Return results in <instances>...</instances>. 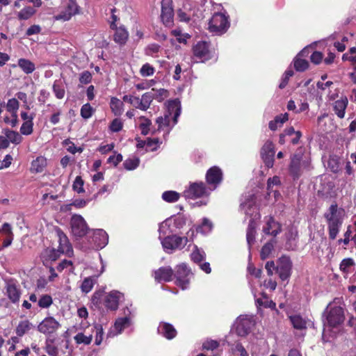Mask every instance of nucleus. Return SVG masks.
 Listing matches in <instances>:
<instances>
[{"label":"nucleus","instance_id":"1","mask_svg":"<svg viewBox=\"0 0 356 356\" xmlns=\"http://www.w3.org/2000/svg\"><path fill=\"white\" fill-rule=\"evenodd\" d=\"M324 218L327 222L329 237L334 240L343 223V218L337 204H332L330 207L328 211L324 213Z\"/></svg>","mask_w":356,"mask_h":356},{"label":"nucleus","instance_id":"2","mask_svg":"<svg viewBox=\"0 0 356 356\" xmlns=\"http://www.w3.org/2000/svg\"><path fill=\"white\" fill-rule=\"evenodd\" d=\"M229 27V16L221 12H215L209 22L208 29L215 35L225 33Z\"/></svg>","mask_w":356,"mask_h":356},{"label":"nucleus","instance_id":"3","mask_svg":"<svg viewBox=\"0 0 356 356\" xmlns=\"http://www.w3.org/2000/svg\"><path fill=\"white\" fill-rule=\"evenodd\" d=\"M188 242L187 237L177 235L166 236L161 240L162 246L165 252L170 254L176 249H182Z\"/></svg>","mask_w":356,"mask_h":356},{"label":"nucleus","instance_id":"4","mask_svg":"<svg viewBox=\"0 0 356 356\" xmlns=\"http://www.w3.org/2000/svg\"><path fill=\"white\" fill-rule=\"evenodd\" d=\"M193 273L186 264L177 266L174 275L176 277L175 284L183 290L187 289L189 285L191 277Z\"/></svg>","mask_w":356,"mask_h":356},{"label":"nucleus","instance_id":"5","mask_svg":"<svg viewBox=\"0 0 356 356\" xmlns=\"http://www.w3.org/2000/svg\"><path fill=\"white\" fill-rule=\"evenodd\" d=\"M211 187H207L204 182H195L190 185L189 188L184 192L187 198L195 199L207 196L210 194Z\"/></svg>","mask_w":356,"mask_h":356},{"label":"nucleus","instance_id":"6","mask_svg":"<svg viewBox=\"0 0 356 356\" xmlns=\"http://www.w3.org/2000/svg\"><path fill=\"white\" fill-rule=\"evenodd\" d=\"M292 262L289 257L282 256L277 260L276 273L282 281L288 280L291 275Z\"/></svg>","mask_w":356,"mask_h":356},{"label":"nucleus","instance_id":"7","mask_svg":"<svg viewBox=\"0 0 356 356\" xmlns=\"http://www.w3.org/2000/svg\"><path fill=\"white\" fill-rule=\"evenodd\" d=\"M325 314L327 325L333 327L341 324L345 318L343 309L338 306L331 307L329 310L327 308Z\"/></svg>","mask_w":356,"mask_h":356},{"label":"nucleus","instance_id":"8","mask_svg":"<svg viewBox=\"0 0 356 356\" xmlns=\"http://www.w3.org/2000/svg\"><path fill=\"white\" fill-rule=\"evenodd\" d=\"M70 225L72 233L76 237H83L88 230L86 222L81 215H73L70 220Z\"/></svg>","mask_w":356,"mask_h":356},{"label":"nucleus","instance_id":"9","mask_svg":"<svg viewBox=\"0 0 356 356\" xmlns=\"http://www.w3.org/2000/svg\"><path fill=\"white\" fill-rule=\"evenodd\" d=\"M193 56L204 62L211 58V54L209 50V44L204 41H199L193 47Z\"/></svg>","mask_w":356,"mask_h":356},{"label":"nucleus","instance_id":"10","mask_svg":"<svg viewBox=\"0 0 356 356\" xmlns=\"http://www.w3.org/2000/svg\"><path fill=\"white\" fill-rule=\"evenodd\" d=\"M174 10L172 6V0H162L161 17L166 26L173 24Z\"/></svg>","mask_w":356,"mask_h":356},{"label":"nucleus","instance_id":"11","mask_svg":"<svg viewBox=\"0 0 356 356\" xmlns=\"http://www.w3.org/2000/svg\"><path fill=\"white\" fill-rule=\"evenodd\" d=\"M206 179L207 184L211 187V189H216L217 186L220 184L222 179V170L217 166L211 168L207 172Z\"/></svg>","mask_w":356,"mask_h":356},{"label":"nucleus","instance_id":"12","mask_svg":"<svg viewBox=\"0 0 356 356\" xmlns=\"http://www.w3.org/2000/svg\"><path fill=\"white\" fill-rule=\"evenodd\" d=\"M275 149L272 142L267 141L261 150V156L268 168H272L274 163Z\"/></svg>","mask_w":356,"mask_h":356},{"label":"nucleus","instance_id":"13","mask_svg":"<svg viewBox=\"0 0 356 356\" xmlns=\"http://www.w3.org/2000/svg\"><path fill=\"white\" fill-rule=\"evenodd\" d=\"M302 156L300 154H296L292 156L289 165V173L293 179H298L302 175Z\"/></svg>","mask_w":356,"mask_h":356},{"label":"nucleus","instance_id":"14","mask_svg":"<svg viewBox=\"0 0 356 356\" xmlns=\"http://www.w3.org/2000/svg\"><path fill=\"white\" fill-rule=\"evenodd\" d=\"M108 241L107 233L103 229H97L94 231L92 236L91 247L95 249H102L106 246Z\"/></svg>","mask_w":356,"mask_h":356},{"label":"nucleus","instance_id":"15","mask_svg":"<svg viewBox=\"0 0 356 356\" xmlns=\"http://www.w3.org/2000/svg\"><path fill=\"white\" fill-rule=\"evenodd\" d=\"M6 293L11 302L17 304L22 294L19 286L13 280H9L6 282Z\"/></svg>","mask_w":356,"mask_h":356},{"label":"nucleus","instance_id":"16","mask_svg":"<svg viewBox=\"0 0 356 356\" xmlns=\"http://www.w3.org/2000/svg\"><path fill=\"white\" fill-rule=\"evenodd\" d=\"M79 12V6L76 2V0H69L67 7L65 10L61 12L59 15L56 16L58 20L67 21L71 17Z\"/></svg>","mask_w":356,"mask_h":356},{"label":"nucleus","instance_id":"17","mask_svg":"<svg viewBox=\"0 0 356 356\" xmlns=\"http://www.w3.org/2000/svg\"><path fill=\"white\" fill-rule=\"evenodd\" d=\"M60 327V323L53 317L45 318L38 326V330L43 334H51Z\"/></svg>","mask_w":356,"mask_h":356},{"label":"nucleus","instance_id":"18","mask_svg":"<svg viewBox=\"0 0 356 356\" xmlns=\"http://www.w3.org/2000/svg\"><path fill=\"white\" fill-rule=\"evenodd\" d=\"M174 271L170 266L161 267L154 271V277L158 282H168L172 280Z\"/></svg>","mask_w":356,"mask_h":356},{"label":"nucleus","instance_id":"19","mask_svg":"<svg viewBox=\"0 0 356 356\" xmlns=\"http://www.w3.org/2000/svg\"><path fill=\"white\" fill-rule=\"evenodd\" d=\"M165 114L172 115L173 125L177 124L179 116L181 114V103L178 99L170 100L167 104V110Z\"/></svg>","mask_w":356,"mask_h":356},{"label":"nucleus","instance_id":"20","mask_svg":"<svg viewBox=\"0 0 356 356\" xmlns=\"http://www.w3.org/2000/svg\"><path fill=\"white\" fill-rule=\"evenodd\" d=\"M236 332L239 336H246L250 331L252 321L247 316H240L237 318Z\"/></svg>","mask_w":356,"mask_h":356},{"label":"nucleus","instance_id":"21","mask_svg":"<svg viewBox=\"0 0 356 356\" xmlns=\"http://www.w3.org/2000/svg\"><path fill=\"white\" fill-rule=\"evenodd\" d=\"M263 232L266 234L276 236L282 232V226L273 217H270L263 227Z\"/></svg>","mask_w":356,"mask_h":356},{"label":"nucleus","instance_id":"22","mask_svg":"<svg viewBox=\"0 0 356 356\" xmlns=\"http://www.w3.org/2000/svg\"><path fill=\"white\" fill-rule=\"evenodd\" d=\"M122 293L118 291H111L104 299L105 306L111 310H116L118 308L119 301Z\"/></svg>","mask_w":356,"mask_h":356},{"label":"nucleus","instance_id":"23","mask_svg":"<svg viewBox=\"0 0 356 356\" xmlns=\"http://www.w3.org/2000/svg\"><path fill=\"white\" fill-rule=\"evenodd\" d=\"M56 235L58 238L59 245L58 249H59V251L66 254L72 252V248L68 238L60 229L58 228L56 229Z\"/></svg>","mask_w":356,"mask_h":356},{"label":"nucleus","instance_id":"24","mask_svg":"<svg viewBox=\"0 0 356 356\" xmlns=\"http://www.w3.org/2000/svg\"><path fill=\"white\" fill-rule=\"evenodd\" d=\"M158 332L168 339L175 338L177 334L175 327L168 323H161L158 327Z\"/></svg>","mask_w":356,"mask_h":356},{"label":"nucleus","instance_id":"25","mask_svg":"<svg viewBox=\"0 0 356 356\" xmlns=\"http://www.w3.org/2000/svg\"><path fill=\"white\" fill-rule=\"evenodd\" d=\"M256 227L257 225L255 221L253 219H251L249 221V224L246 231V240L249 248L255 242V236H256Z\"/></svg>","mask_w":356,"mask_h":356},{"label":"nucleus","instance_id":"26","mask_svg":"<svg viewBox=\"0 0 356 356\" xmlns=\"http://www.w3.org/2000/svg\"><path fill=\"white\" fill-rule=\"evenodd\" d=\"M348 101L346 97L341 98V99L337 100L334 103V111L335 114L339 118H343L345 115V111L347 107Z\"/></svg>","mask_w":356,"mask_h":356},{"label":"nucleus","instance_id":"27","mask_svg":"<svg viewBox=\"0 0 356 356\" xmlns=\"http://www.w3.org/2000/svg\"><path fill=\"white\" fill-rule=\"evenodd\" d=\"M115 32L113 35V39L115 42L120 44H124L128 39V32L124 27L114 28Z\"/></svg>","mask_w":356,"mask_h":356},{"label":"nucleus","instance_id":"28","mask_svg":"<svg viewBox=\"0 0 356 356\" xmlns=\"http://www.w3.org/2000/svg\"><path fill=\"white\" fill-rule=\"evenodd\" d=\"M46 165V159L42 156H38L31 162V171L33 172H42Z\"/></svg>","mask_w":356,"mask_h":356},{"label":"nucleus","instance_id":"29","mask_svg":"<svg viewBox=\"0 0 356 356\" xmlns=\"http://www.w3.org/2000/svg\"><path fill=\"white\" fill-rule=\"evenodd\" d=\"M240 209L246 216H252V213L256 209V207L253 200L246 199L240 204Z\"/></svg>","mask_w":356,"mask_h":356},{"label":"nucleus","instance_id":"30","mask_svg":"<svg viewBox=\"0 0 356 356\" xmlns=\"http://www.w3.org/2000/svg\"><path fill=\"white\" fill-rule=\"evenodd\" d=\"M191 258L194 263L199 264L205 260L206 253L203 250L198 248L197 246L195 245L191 254Z\"/></svg>","mask_w":356,"mask_h":356},{"label":"nucleus","instance_id":"31","mask_svg":"<svg viewBox=\"0 0 356 356\" xmlns=\"http://www.w3.org/2000/svg\"><path fill=\"white\" fill-rule=\"evenodd\" d=\"M33 327V325L28 320L19 322L15 329V333L18 337H22Z\"/></svg>","mask_w":356,"mask_h":356},{"label":"nucleus","instance_id":"32","mask_svg":"<svg viewBox=\"0 0 356 356\" xmlns=\"http://www.w3.org/2000/svg\"><path fill=\"white\" fill-rule=\"evenodd\" d=\"M18 65L26 74H31L35 69V64L31 60L25 58L19 59Z\"/></svg>","mask_w":356,"mask_h":356},{"label":"nucleus","instance_id":"33","mask_svg":"<svg viewBox=\"0 0 356 356\" xmlns=\"http://www.w3.org/2000/svg\"><path fill=\"white\" fill-rule=\"evenodd\" d=\"M92 334H87L85 331L84 332H79L74 336V339L77 344L83 343L84 345H89L92 340Z\"/></svg>","mask_w":356,"mask_h":356},{"label":"nucleus","instance_id":"34","mask_svg":"<svg viewBox=\"0 0 356 356\" xmlns=\"http://www.w3.org/2000/svg\"><path fill=\"white\" fill-rule=\"evenodd\" d=\"M34 116H35L34 114H31L30 115V118L22 124V125L20 128V131L23 135L28 136L33 133V120L34 118Z\"/></svg>","mask_w":356,"mask_h":356},{"label":"nucleus","instance_id":"35","mask_svg":"<svg viewBox=\"0 0 356 356\" xmlns=\"http://www.w3.org/2000/svg\"><path fill=\"white\" fill-rule=\"evenodd\" d=\"M155 95H154V92H147L144 93L140 98V101L142 102V110L146 111L150 106L153 99H154Z\"/></svg>","mask_w":356,"mask_h":356},{"label":"nucleus","instance_id":"36","mask_svg":"<svg viewBox=\"0 0 356 356\" xmlns=\"http://www.w3.org/2000/svg\"><path fill=\"white\" fill-rule=\"evenodd\" d=\"M123 103L116 97H112L111 99V108L115 115H120L122 113Z\"/></svg>","mask_w":356,"mask_h":356},{"label":"nucleus","instance_id":"37","mask_svg":"<svg viewBox=\"0 0 356 356\" xmlns=\"http://www.w3.org/2000/svg\"><path fill=\"white\" fill-rule=\"evenodd\" d=\"M60 253H62V252H60L59 249L47 248L42 252V258H45L46 260L56 261L59 257Z\"/></svg>","mask_w":356,"mask_h":356},{"label":"nucleus","instance_id":"38","mask_svg":"<svg viewBox=\"0 0 356 356\" xmlns=\"http://www.w3.org/2000/svg\"><path fill=\"white\" fill-rule=\"evenodd\" d=\"M96 280L92 277H86L81 283V289L83 293H88L93 288Z\"/></svg>","mask_w":356,"mask_h":356},{"label":"nucleus","instance_id":"39","mask_svg":"<svg viewBox=\"0 0 356 356\" xmlns=\"http://www.w3.org/2000/svg\"><path fill=\"white\" fill-rule=\"evenodd\" d=\"M35 13V10L33 8L27 6L17 13V17L20 20H26L31 18Z\"/></svg>","mask_w":356,"mask_h":356},{"label":"nucleus","instance_id":"40","mask_svg":"<svg viewBox=\"0 0 356 356\" xmlns=\"http://www.w3.org/2000/svg\"><path fill=\"white\" fill-rule=\"evenodd\" d=\"M5 135L7 137V139L9 142H11L14 144H19L22 142V137L20 134L15 131H12L10 129H6L5 131Z\"/></svg>","mask_w":356,"mask_h":356},{"label":"nucleus","instance_id":"41","mask_svg":"<svg viewBox=\"0 0 356 356\" xmlns=\"http://www.w3.org/2000/svg\"><path fill=\"white\" fill-rule=\"evenodd\" d=\"M212 227V222L209 219L204 218L202 220V224L197 227L196 232L202 233L203 234H207L211 232Z\"/></svg>","mask_w":356,"mask_h":356},{"label":"nucleus","instance_id":"42","mask_svg":"<svg viewBox=\"0 0 356 356\" xmlns=\"http://www.w3.org/2000/svg\"><path fill=\"white\" fill-rule=\"evenodd\" d=\"M290 321L293 327L297 330H302L306 327L305 321L299 315L290 316Z\"/></svg>","mask_w":356,"mask_h":356},{"label":"nucleus","instance_id":"43","mask_svg":"<svg viewBox=\"0 0 356 356\" xmlns=\"http://www.w3.org/2000/svg\"><path fill=\"white\" fill-rule=\"evenodd\" d=\"M180 195L174 191H165L162 194V198L167 202H175L179 199Z\"/></svg>","mask_w":356,"mask_h":356},{"label":"nucleus","instance_id":"44","mask_svg":"<svg viewBox=\"0 0 356 356\" xmlns=\"http://www.w3.org/2000/svg\"><path fill=\"white\" fill-rule=\"evenodd\" d=\"M53 91L56 98L61 99L65 96V89L59 81H55L53 84Z\"/></svg>","mask_w":356,"mask_h":356},{"label":"nucleus","instance_id":"45","mask_svg":"<svg viewBox=\"0 0 356 356\" xmlns=\"http://www.w3.org/2000/svg\"><path fill=\"white\" fill-rule=\"evenodd\" d=\"M309 67V63L305 59L298 58V56L294 59V67L298 72H303Z\"/></svg>","mask_w":356,"mask_h":356},{"label":"nucleus","instance_id":"46","mask_svg":"<svg viewBox=\"0 0 356 356\" xmlns=\"http://www.w3.org/2000/svg\"><path fill=\"white\" fill-rule=\"evenodd\" d=\"M273 249V242L266 243L261 248L260 257L262 260L266 259Z\"/></svg>","mask_w":356,"mask_h":356},{"label":"nucleus","instance_id":"47","mask_svg":"<svg viewBox=\"0 0 356 356\" xmlns=\"http://www.w3.org/2000/svg\"><path fill=\"white\" fill-rule=\"evenodd\" d=\"M128 323L129 319L127 317L118 319L114 325V328L117 331L115 334L121 333Z\"/></svg>","mask_w":356,"mask_h":356},{"label":"nucleus","instance_id":"48","mask_svg":"<svg viewBox=\"0 0 356 356\" xmlns=\"http://www.w3.org/2000/svg\"><path fill=\"white\" fill-rule=\"evenodd\" d=\"M159 239L161 241L167 234L171 233V230H170V227L168 223V221H163L159 225Z\"/></svg>","mask_w":356,"mask_h":356},{"label":"nucleus","instance_id":"49","mask_svg":"<svg viewBox=\"0 0 356 356\" xmlns=\"http://www.w3.org/2000/svg\"><path fill=\"white\" fill-rule=\"evenodd\" d=\"M140 120H143V122L140 124L141 134L144 136H146L149 133V127L152 124V122L150 120L143 116L140 118Z\"/></svg>","mask_w":356,"mask_h":356},{"label":"nucleus","instance_id":"50","mask_svg":"<svg viewBox=\"0 0 356 356\" xmlns=\"http://www.w3.org/2000/svg\"><path fill=\"white\" fill-rule=\"evenodd\" d=\"M354 261L351 258L344 259L340 264V270L344 273H348L354 265Z\"/></svg>","mask_w":356,"mask_h":356},{"label":"nucleus","instance_id":"51","mask_svg":"<svg viewBox=\"0 0 356 356\" xmlns=\"http://www.w3.org/2000/svg\"><path fill=\"white\" fill-rule=\"evenodd\" d=\"M83 184L84 181L82 179L81 177L77 176L73 183L72 188L74 191L77 192L78 193H82L85 191L83 188Z\"/></svg>","mask_w":356,"mask_h":356},{"label":"nucleus","instance_id":"52","mask_svg":"<svg viewBox=\"0 0 356 356\" xmlns=\"http://www.w3.org/2000/svg\"><path fill=\"white\" fill-rule=\"evenodd\" d=\"M52 302V298L49 295H43L38 300V305L41 308H48Z\"/></svg>","mask_w":356,"mask_h":356},{"label":"nucleus","instance_id":"53","mask_svg":"<svg viewBox=\"0 0 356 356\" xmlns=\"http://www.w3.org/2000/svg\"><path fill=\"white\" fill-rule=\"evenodd\" d=\"M19 108V102L17 99L13 98L8 101L6 104V108L8 112L16 113Z\"/></svg>","mask_w":356,"mask_h":356},{"label":"nucleus","instance_id":"54","mask_svg":"<svg viewBox=\"0 0 356 356\" xmlns=\"http://www.w3.org/2000/svg\"><path fill=\"white\" fill-rule=\"evenodd\" d=\"M92 115V108L90 104L87 103L82 106L81 108V115L84 119L90 118Z\"/></svg>","mask_w":356,"mask_h":356},{"label":"nucleus","instance_id":"55","mask_svg":"<svg viewBox=\"0 0 356 356\" xmlns=\"http://www.w3.org/2000/svg\"><path fill=\"white\" fill-rule=\"evenodd\" d=\"M152 92H154V95H155L154 99L159 102H162L165 97H167L168 95V91L163 88H161L159 90L152 88Z\"/></svg>","mask_w":356,"mask_h":356},{"label":"nucleus","instance_id":"56","mask_svg":"<svg viewBox=\"0 0 356 356\" xmlns=\"http://www.w3.org/2000/svg\"><path fill=\"white\" fill-rule=\"evenodd\" d=\"M154 68L149 63L144 64L140 68V72L143 76H149L154 73Z\"/></svg>","mask_w":356,"mask_h":356},{"label":"nucleus","instance_id":"57","mask_svg":"<svg viewBox=\"0 0 356 356\" xmlns=\"http://www.w3.org/2000/svg\"><path fill=\"white\" fill-rule=\"evenodd\" d=\"M138 159H127L123 163L124 168L129 170H134L138 166Z\"/></svg>","mask_w":356,"mask_h":356},{"label":"nucleus","instance_id":"58","mask_svg":"<svg viewBox=\"0 0 356 356\" xmlns=\"http://www.w3.org/2000/svg\"><path fill=\"white\" fill-rule=\"evenodd\" d=\"M293 75V71L292 70H287L282 79L281 83L279 85V88L280 89L284 88L288 84L289 78L291 77Z\"/></svg>","mask_w":356,"mask_h":356},{"label":"nucleus","instance_id":"59","mask_svg":"<svg viewBox=\"0 0 356 356\" xmlns=\"http://www.w3.org/2000/svg\"><path fill=\"white\" fill-rule=\"evenodd\" d=\"M280 184V179L279 177L274 176L272 178H269L268 179V182H267V190L268 191V194H270L271 192L273 191L272 188L274 186H278Z\"/></svg>","mask_w":356,"mask_h":356},{"label":"nucleus","instance_id":"60","mask_svg":"<svg viewBox=\"0 0 356 356\" xmlns=\"http://www.w3.org/2000/svg\"><path fill=\"white\" fill-rule=\"evenodd\" d=\"M122 127L123 123L122 120L119 118H115L111 122L109 127L113 132H118L122 130Z\"/></svg>","mask_w":356,"mask_h":356},{"label":"nucleus","instance_id":"61","mask_svg":"<svg viewBox=\"0 0 356 356\" xmlns=\"http://www.w3.org/2000/svg\"><path fill=\"white\" fill-rule=\"evenodd\" d=\"M156 122L158 124V129H160L163 127L170 125V118L167 114L164 115V117H159L156 119Z\"/></svg>","mask_w":356,"mask_h":356},{"label":"nucleus","instance_id":"62","mask_svg":"<svg viewBox=\"0 0 356 356\" xmlns=\"http://www.w3.org/2000/svg\"><path fill=\"white\" fill-rule=\"evenodd\" d=\"M95 332H96V336H95V344L99 345L103 339V328L102 326L100 325H97L94 327Z\"/></svg>","mask_w":356,"mask_h":356},{"label":"nucleus","instance_id":"63","mask_svg":"<svg viewBox=\"0 0 356 356\" xmlns=\"http://www.w3.org/2000/svg\"><path fill=\"white\" fill-rule=\"evenodd\" d=\"M0 234L5 236H13L11 225L8 222H4L0 229Z\"/></svg>","mask_w":356,"mask_h":356},{"label":"nucleus","instance_id":"64","mask_svg":"<svg viewBox=\"0 0 356 356\" xmlns=\"http://www.w3.org/2000/svg\"><path fill=\"white\" fill-rule=\"evenodd\" d=\"M323 58V54L318 51H314L310 56L311 61L315 65L319 64L322 61Z\"/></svg>","mask_w":356,"mask_h":356}]
</instances>
